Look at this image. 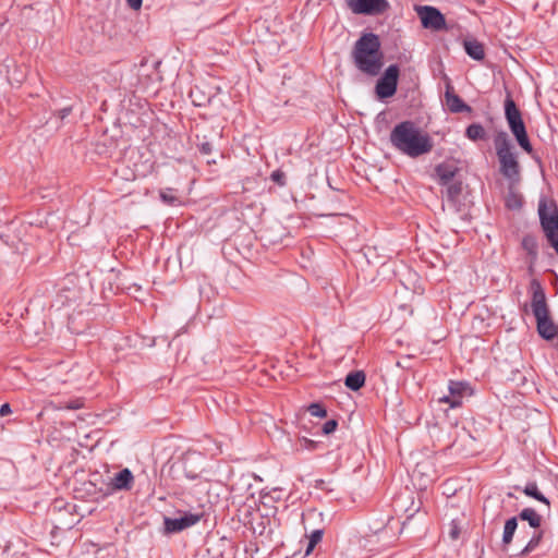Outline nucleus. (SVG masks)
Here are the masks:
<instances>
[{
	"instance_id": "obj_1",
	"label": "nucleus",
	"mask_w": 558,
	"mask_h": 558,
	"mask_svg": "<svg viewBox=\"0 0 558 558\" xmlns=\"http://www.w3.org/2000/svg\"><path fill=\"white\" fill-rule=\"evenodd\" d=\"M392 146L410 157H418L427 154L433 148V143L427 134H423L413 121L398 123L390 133Z\"/></svg>"
},
{
	"instance_id": "obj_2",
	"label": "nucleus",
	"mask_w": 558,
	"mask_h": 558,
	"mask_svg": "<svg viewBox=\"0 0 558 558\" xmlns=\"http://www.w3.org/2000/svg\"><path fill=\"white\" fill-rule=\"evenodd\" d=\"M380 48L381 44L376 34H362L355 41L351 53L356 69L368 76L378 75L384 65V54Z\"/></svg>"
},
{
	"instance_id": "obj_3",
	"label": "nucleus",
	"mask_w": 558,
	"mask_h": 558,
	"mask_svg": "<svg viewBox=\"0 0 558 558\" xmlns=\"http://www.w3.org/2000/svg\"><path fill=\"white\" fill-rule=\"evenodd\" d=\"M530 290L532 293L531 307L536 320L537 332L543 339L553 340L558 336V325L550 317L544 288L537 279H532Z\"/></svg>"
},
{
	"instance_id": "obj_4",
	"label": "nucleus",
	"mask_w": 558,
	"mask_h": 558,
	"mask_svg": "<svg viewBox=\"0 0 558 558\" xmlns=\"http://www.w3.org/2000/svg\"><path fill=\"white\" fill-rule=\"evenodd\" d=\"M494 146L499 161L500 173L509 181L511 185L518 184L521 180V168L513 153V146L505 131L495 135Z\"/></svg>"
},
{
	"instance_id": "obj_5",
	"label": "nucleus",
	"mask_w": 558,
	"mask_h": 558,
	"mask_svg": "<svg viewBox=\"0 0 558 558\" xmlns=\"http://www.w3.org/2000/svg\"><path fill=\"white\" fill-rule=\"evenodd\" d=\"M538 217L542 230L558 255V206L551 198L541 197L538 201Z\"/></svg>"
},
{
	"instance_id": "obj_6",
	"label": "nucleus",
	"mask_w": 558,
	"mask_h": 558,
	"mask_svg": "<svg viewBox=\"0 0 558 558\" xmlns=\"http://www.w3.org/2000/svg\"><path fill=\"white\" fill-rule=\"evenodd\" d=\"M505 118L511 133L518 142V145L526 154L532 155L533 146L530 142L526 128L522 119V113L510 94H508L505 99Z\"/></svg>"
},
{
	"instance_id": "obj_7",
	"label": "nucleus",
	"mask_w": 558,
	"mask_h": 558,
	"mask_svg": "<svg viewBox=\"0 0 558 558\" xmlns=\"http://www.w3.org/2000/svg\"><path fill=\"white\" fill-rule=\"evenodd\" d=\"M400 68L398 64H390L375 85V93L378 99L392 97L398 88Z\"/></svg>"
},
{
	"instance_id": "obj_8",
	"label": "nucleus",
	"mask_w": 558,
	"mask_h": 558,
	"mask_svg": "<svg viewBox=\"0 0 558 558\" xmlns=\"http://www.w3.org/2000/svg\"><path fill=\"white\" fill-rule=\"evenodd\" d=\"M416 13L424 28L435 32L446 28V19L437 8L420 5L416 7Z\"/></svg>"
},
{
	"instance_id": "obj_9",
	"label": "nucleus",
	"mask_w": 558,
	"mask_h": 558,
	"mask_svg": "<svg viewBox=\"0 0 558 558\" xmlns=\"http://www.w3.org/2000/svg\"><path fill=\"white\" fill-rule=\"evenodd\" d=\"M203 518V512H185L180 518H169L165 517L163 519V527L165 533L174 534L184 531L195 524H197Z\"/></svg>"
},
{
	"instance_id": "obj_10",
	"label": "nucleus",
	"mask_w": 558,
	"mask_h": 558,
	"mask_svg": "<svg viewBox=\"0 0 558 558\" xmlns=\"http://www.w3.org/2000/svg\"><path fill=\"white\" fill-rule=\"evenodd\" d=\"M355 14L378 15L389 9L387 0H345Z\"/></svg>"
},
{
	"instance_id": "obj_11",
	"label": "nucleus",
	"mask_w": 558,
	"mask_h": 558,
	"mask_svg": "<svg viewBox=\"0 0 558 558\" xmlns=\"http://www.w3.org/2000/svg\"><path fill=\"white\" fill-rule=\"evenodd\" d=\"M134 485V475L131 472L130 469L124 468L117 474H114L113 477H111L110 482L108 483V492H121V490H131Z\"/></svg>"
},
{
	"instance_id": "obj_12",
	"label": "nucleus",
	"mask_w": 558,
	"mask_h": 558,
	"mask_svg": "<svg viewBox=\"0 0 558 558\" xmlns=\"http://www.w3.org/2000/svg\"><path fill=\"white\" fill-rule=\"evenodd\" d=\"M448 388L450 395L440 398L439 402L448 403L450 408L461 407L463 395L471 390L469 384L464 381H450Z\"/></svg>"
},
{
	"instance_id": "obj_13",
	"label": "nucleus",
	"mask_w": 558,
	"mask_h": 558,
	"mask_svg": "<svg viewBox=\"0 0 558 558\" xmlns=\"http://www.w3.org/2000/svg\"><path fill=\"white\" fill-rule=\"evenodd\" d=\"M446 105L452 113L471 112L472 108L466 105L463 99L453 92L451 85H447L445 93Z\"/></svg>"
},
{
	"instance_id": "obj_14",
	"label": "nucleus",
	"mask_w": 558,
	"mask_h": 558,
	"mask_svg": "<svg viewBox=\"0 0 558 558\" xmlns=\"http://www.w3.org/2000/svg\"><path fill=\"white\" fill-rule=\"evenodd\" d=\"M435 172L440 185H448L453 182V179L458 172V168L451 163L442 162L435 168Z\"/></svg>"
},
{
	"instance_id": "obj_15",
	"label": "nucleus",
	"mask_w": 558,
	"mask_h": 558,
	"mask_svg": "<svg viewBox=\"0 0 558 558\" xmlns=\"http://www.w3.org/2000/svg\"><path fill=\"white\" fill-rule=\"evenodd\" d=\"M463 47L466 54L473 60L481 61L485 57L484 46L476 39H465Z\"/></svg>"
},
{
	"instance_id": "obj_16",
	"label": "nucleus",
	"mask_w": 558,
	"mask_h": 558,
	"mask_svg": "<svg viewBox=\"0 0 558 558\" xmlns=\"http://www.w3.org/2000/svg\"><path fill=\"white\" fill-rule=\"evenodd\" d=\"M517 518L522 521H526L533 530L539 529L542 526L543 518L533 508L522 509L517 515Z\"/></svg>"
},
{
	"instance_id": "obj_17",
	"label": "nucleus",
	"mask_w": 558,
	"mask_h": 558,
	"mask_svg": "<svg viewBox=\"0 0 558 558\" xmlns=\"http://www.w3.org/2000/svg\"><path fill=\"white\" fill-rule=\"evenodd\" d=\"M366 380V375L363 371H354L350 372L344 379V385L352 391L360 390Z\"/></svg>"
},
{
	"instance_id": "obj_18",
	"label": "nucleus",
	"mask_w": 558,
	"mask_h": 558,
	"mask_svg": "<svg viewBox=\"0 0 558 558\" xmlns=\"http://www.w3.org/2000/svg\"><path fill=\"white\" fill-rule=\"evenodd\" d=\"M446 198L447 202L458 209L460 204V195L462 193V182L453 181L446 185Z\"/></svg>"
},
{
	"instance_id": "obj_19",
	"label": "nucleus",
	"mask_w": 558,
	"mask_h": 558,
	"mask_svg": "<svg viewBox=\"0 0 558 558\" xmlns=\"http://www.w3.org/2000/svg\"><path fill=\"white\" fill-rule=\"evenodd\" d=\"M544 533H545L544 530H542L541 527L533 530V534H532L530 541L519 553V556H527L529 554L536 550L539 547V545L544 538Z\"/></svg>"
},
{
	"instance_id": "obj_20",
	"label": "nucleus",
	"mask_w": 558,
	"mask_h": 558,
	"mask_svg": "<svg viewBox=\"0 0 558 558\" xmlns=\"http://www.w3.org/2000/svg\"><path fill=\"white\" fill-rule=\"evenodd\" d=\"M522 248L526 252L531 262L534 263L538 256V243L533 234H525L521 241Z\"/></svg>"
},
{
	"instance_id": "obj_21",
	"label": "nucleus",
	"mask_w": 558,
	"mask_h": 558,
	"mask_svg": "<svg viewBox=\"0 0 558 558\" xmlns=\"http://www.w3.org/2000/svg\"><path fill=\"white\" fill-rule=\"evenodd\" d=\"M517 529H518V518L517 517H512L506 521L505 526H504L502 539H501V544L505 549L512 543L513 535H514Z\"/></svg>"
},
{
	"instance_id": "obj_22",
	"label": "nucleus",
	"mask_w": 558,
	"mask_h": 558,
	"mask_svg": "<svg viewBox=\"0 0 558 558\" xmlns=\"http://www.w3.org/2000/svg\"><path fill=\"white\" fill-rule=\"evenodd\" d=\"M526 496L534 498L535 500L545 504L549 507L550 502L538 489L536 482H529L524 488L521 489Z\"/></svg>"
},
{
	"instance_id": "obj_23",
	"label": "nucleus",
	"mask_w": 558,
	"mask_h": 558,
	"mask_svg": "<svg viewBox=\"0 0 558 558\" xmlns=\"http://www.w3.org/2000/svg\"><path fill=\"white\" fill-rule=\"evenodd\" d=\"M465 136L471 141H484L487 137L486 130L480 123H472L465 130Z\"/></svg>"
},
{
	"instance_id": "obj_24",
	"label": "nucleus",
	"mask_w": 558,
	"mask_h": 558,
	"mask_svg": "<svg viewBox=\"0 0 558 558\" xmlns=\"http://www.w3.org/2000/svg\"><path fill=\"white\" fill-rule=\"evenodd\" d=\"M323 535H324L323 529H317V530L312 531V533L308 536V542H307V546L305 549L306 556H308L314 550L316 545L322 542Z\"/></svg>"
},
{
	"instance_id": "obj_25",
	"label": "nucleus",
	"mask_w": 558,
	"mask_h": 558,
	"mask_svg": "<svg viewBox=\"0 0 558 558\" xmlns=\"http://www.w3.org/2000/svg\"><path fill=\"white\" fill-rule=\"evenodd\" d=\"M159 195L161 201L168 205L179 204V198L173 194V190L171 189L161 190Z\"/></svg>"
},
{
	"instance_id": "obj_26",
	"label": "nucleus",
	"mask_w": 558,
	"mask_h": 558,
	"mask_svg": "<svg viewBox=\"0 0 558 558\" xmlns=\"http://www.w3.org/2000/svg\"><path fill=\"white\" fill-rule=\"evenodd\" d=\"M307 411L312 416H316V417H326L327 416V411H326L325 407L317 402L311 403L307 408Z\"/></svg>"
},
{
	"instance_id": "obj_27",
	"label": "nucleus",
	"mask_w": 558,
	"mask_h": 558,
	"mask_svg": "<svg viewBox=\"0 0 558 558\" xmlns=\"http://www.w3.org/2000/svg\"><path fill=\"white\" fill-rule=\"evenodd\" d=\"M461 534V525L458 519H452L449 524L448 535L452 541H457Z\"/></svg>"
},
{
	"instance_id": "obj_28",
	"label": "nucleus",
	"mask_w": 558,
	"mask_h": 558,
	"mask_svg": "<svg viewBox=\"0 0 558 558\" xmlns=\"http://www.w3.org/2000/svg\"><path fill=\"white\" fill-rule=\"evenodd\" d=\"M270 179L276 183L278 184L279 186H284L287 184V177H286V173L281 170H275L271 175H270Z\"/></svg>"
},
{
	"instance_id": "obj_29",
	"label": "nucleus",
	"mask_w": 558,
	"mask_h": 558,
	"mask_svg": "<svg viewBox=\"0 0 558 558\" xmlns=\"http://www.w3.org/2000/svg\"><path fill=\"white\" fill-rule=\"evenodd\" d=\"M506 205L510 209H515V208H520L522 206V202L518 195L511 194L508 196V198L506 201Z\"/></svg>"
},
{
	"instance_id": "obj_30",
	"label": "nucleus",
	"mask_w": 558,
	"mask_h": 558,
	"mask_svg": "<svg viewBox=\"0 0 558 558\" xmlns=\"http://www.w3.org/2000/svg\"><path fill=\"white\" fill-rule=\"evenodd\" d=\"M337 426L338 422L336 420H329L324 423L322 430L325 435H329L337 429Z\"/></svg>"
},
{
	"instance_id": "obj_31",
	"label": "nucleus",
	"mask_w": 558,
	"mask_h": 558,
	"mask_svg": "<svg viewBox=\"0 0 558 558\" xmlns=\"http://www.w3.org/2000/svg\"><path fill=\"white\" fill-rule=\"evenodd\" d=\"M184 475L189 480H196L199 476V472L193 471V470H189L187 469V461L185 460L184 461Z\"/></svg>"
},
{
	"instance_id": "obj_32",
	"label": "nucleus",
	"mask_w": 558,
	"mask_h": 558,
	"mask_svg": "<svg viewBox=\"0 0 558 558\" xmlns=\"http://www.w3.org/2000/svg\"><path fill=\"white\" fill-rule=\"evenodd\" d=\"M198 149L204 155H209L213 150V146L209 142H204L198 145Z\"/></svg>"
},
{
	"instance_id": "obj_33",
	"label": "nucleus",
	"mask_w": 558,
	"mask_h": 558,
	"mask_svg": "<svg viewBox=\"0 0 558 558\" xmlns=\"http://www.w3.org/2000/svg\"><path fill=\"white\" fill-rule=\"evenodd\" d=\"M128 5L133 10H140L142 8L143 0H125Z\"/></svg>"
},
{
	"instance_id": "obj_34",
	"label": "nucleus",
	"mask_w": 558,
	"mask_h": 558,
	"mask_svg": "<svg viewBox=\"0 0 558 558\" xmlns=\"http://www.w3.org/2000/svg\"><path fill=\"white\" fill-rule=\"evenodd\" d=\"M72 111L71 107H65L59 111L58 120L62 121L64 118H66Z\"/></svg>"
},
{
	"instance_id": "obj_35",
	"label": "nucleus",
	"mask_w": 558,
	"mask_h": 558,
	"mask_svg": "<svg viewBox=\"0 0 558 558\" xmlns=\"http://www.w3.org/2000/svg\"><path fill=\"white\" fill-rule=\"evenodd\" d=\"M11 407L9 403H4L0 407V416H5L11 413Z\"/></svg>"
},
{
	"instance_id": "obj_36",
	"label": "nucleus",
	"mask_w": 558,
	"mask_h": 558,
	"mask_svg": "<svg viewBox=\"0 0 558 558\" xmlns=\"http://www.w3.org/2000/svg\"><path fill=\"white\" fill-rule=\"evenodd\" d=\"M44 225H46L47 227H50V222L48 220V218H46L45 220H39V226L43 227Z\"/></svg>"
},
{
	"instance_id": "obj_37",
	"label": "nucleus",
	"mask_w": 558,
	"mask_h": 558,
	"mask_svg": "<svg viewBox=\"0 0 558 558\" xmlns=\"http://www.w3.org/2000/svg\"><path fill=\"white\" fill-rule=\"evenodd\" d=\"M193 104H194L195 106H203V105H204V104H203V102H201V101H196V99H193Z\"/></svg>"
},
{
	"instance_id": "obj_38",
	"label": "nucleus",
	"mask_w": 558,
	"mask_h": 558,
	"mask_svg": "<svg viewBox=\"0 0 558 558\" xmlns=\"http://www.w3.org/2000/svg\"><path fill=\"white\" fill-rule=\"evenodd\" d=\"M43 209L37 208V217L41 215Z\"/></svg>"
},
{
	"instance_id": "obj_39",
	"label": "nucleus",
	"mask_w": 558,
	"mask_h": 558,
	"mask_svg": "<svg viewBox=\"0 0 558 558\" xmlns=\"http://www.w3.org/2000/svg\"><path fill=\"white\" fill-rule=\"evenodd\" d=\"M507 496H508L509 498H513V497H514V495H513L512 493H508V494H507Z\"/></svg>"
},
{
	"instance_id": "obj_40",
	"label": "nucleus",
	"mask_w": 558,
	"mask_h": 558,
	"mask_svg": "<svg viewBox=\"0 0 558 558\" xmlns=\"http://www.w3.org/2000/svg\"><path fill=\"white\" fill-rule=\"evenodd\" d=\"M486 512H487V506L485 505L484 506V514L486 515Z\"/></svg>"
}]
</instances>
